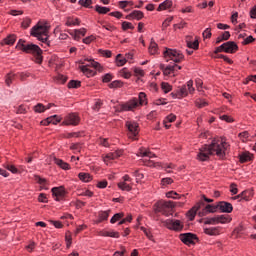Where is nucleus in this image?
<instances>
[{"instance_id":"f257e3e1","label":"nucleus","mask_w":256,"mask_h":256,"mask_svg":"<svg viewBox=\"0 0 256 256\" xmlns=\"http://www.w3.org/2000/svg\"><path fill=\"white\" fill-rule=\"evenodd\" d=\"M231 145L226 141H219L217 139H213L210 144H204L201 148H199L200 153H208V155H216L220 161L227 160V151Z\"/></svg>"},{"instance_id":"f03ea898","label":"nucleus","mask_w":256,"mask_h":256,"mask_svg":"<svg viewBox=\"0 0 256 256\" xmlns=\"http://www.w3.org/2000/svg\"><path fill=\"white\" fill-rule=\"evenodd\" d=\"M25 43H27V40L19 39L16 45V49H18V51H22V53H26L27 55H33V57L35 58V63H37V65H42L43 49H41V47H39V45L37 44Z\"/></svg>"},{"instance_id":"7ed1b4c3","label":"nucleus","mask_w":256,"mask_h":256,"mask_svg":"<svg viewBox=\"0 0 256 256\" xmlns=\"http://www.w3.org/2000/svg\"><path fill=\"white\" fill-rule=\"evenodd\" d=\"M147 94L145 92H140L138 99L132 98L128 102L124 104H120L116 107V113H123L124 111H133V109H137L139 105H147Z\"/></svg>"},{"instance_id":"20e7f679","label":"nucleus","mask_w":256,"mask_h":256,"mask_svg":"<svg viewBox=\"0 0 256 256\" xmlns=\"http://www.w3.org/2000/svg\"><path fill=\"white\" fill-rule=\"evenodd\" d=\"M175 207H177V204L171 200H160L154 204V213H161V215L169 217V215H173L175 213Z\"/></svg>"},{"instance_id":"39448f33","label":"nucleus","mask_w":256,"mask_h":256,"mask_svg":"<svg viewBox=\"0 0 256 256\" xmlns=\"http://www.w3.org/2000/svg\"><path fill=\"white\" fill-rule=\"evenodd\" d=\"M166 50L163 52L165 59H170L174 63H181V61H185V55L181 50L165 48Z\"/></svg>"},{"instance_id":"423d86ee","label":"nucleus","mask_w":256,"mask_h":256,"mask_svg":"<svg viewBox=\"0 0 256 256\" xmlns=\"http://www.w3.org/2000/svg\"><path fill=\"white\" fill-rule=\"evenodd\" d=\"M232 220L233 218H231L230 216L219 215L212 218H205L204 225H219V223H231Z\"/></svg>"},{"instance_id":"0eeeda50","label":"nucleus","mask_w":256,"mask_h":256,"mask_svg":"<svg viewBox=\"0 0 256 256\" xmlns=\"http://www.w3.org/2000/svg\"><path fill=\"white\" fill-rule=\"evenodd\" d=\"M79 123H81V117L79 116V113L72 112L64 118L62 125H66V126L72 125V127H77Z\"/></svg>"},{"instance_id":"6e6552de","label":"nucleus","mask_w":256,"mask_h":256,"mask_svg":"<svg viewBox=\"0 0 256 256\" xmlns=\"http://www.w3.org/2000/svg\"><path fill=\"white\" fill-rule=\"evenodd\" d=\"M162 223L164 227H166V229H169L170 231L180 232L185 227L183 223H181V220L167 219Z\"/></svg>"},{"instance_id":"1a4fd4ad","label":"nucleus","mask_w":256,"mask_h":256,"mask_svg":"<svg viewBox=\"0 0 256 256\" xmlns=\"http://www.w3.org/2000/svg\"><path fill=\"white\" fill-rule=\"evenodd\" d=\"M179 239L182 243H184V245H195V241L199 243V237L197 234L191 232L180 234Z\"/></svg>"},{"instance_id":"9d476101","label":"nucleus","mask_w":256,"mask_h":256,"mask_svg":"<svg viewBox=\"0 0 256 256\" xmlns=\"http://www.w3.org/2000/svg\"><path fill=\"white\" fill-rule=\"evenodd\" d=\"M49 33V27L46 25L36 24L30 31L32 37H41V35H46Z\"/></svg>"},{"instance_id":"9b49d317","label":"nucleus","mask_w":256,"mask_h":256,"mask_svg":"<svg viewBox=\"0 0 256 256\" xmlns=\"http://www.w3.org/2000/svg\"><path fill=\"white\" fill-rule=\"evenodd\" d=\"M202 207H205V202L203 200H200L191 208V210L186 212V217L189 219V221H195L197 211H199V209H202Z\"/></svg>"},{"instance_id":"f8f14e48","label":"nucleus","mask_w":256,"mask_h":256,"mask_svg":"<svg viewBox=\"0 0 256 256\" xmlns=\"http://www.w3.org/2000/svg\"><path fill=\"white\" fill-rule=\"evenodd\" d=\"M51 191L53 197H56L55 201H63L65 199V195H67V190H65L64 186L54 187Z\"/></svg>"},{"instance_id":"ddd939ff","label":"nucleus","mask_w":256,"mask_h":256,"mask_svg":"<svg viewBox=\"0 0 256 256\" xmlns=\"http://www.w3.org/2000/svg\"><path fill=\"white\" fill-rule=\"evenodd\" d=\"M125 126L127 127L129 133L133 135V137H137V135H139V123L136 121H126Z\"/></svg>"},{"instance_id":"4468645a","label":"nucleus","mask_w":256,"mask_h":256,"mask_svg":"<svg viewBox=\"0 0 256 256\" xmlns=\"http://www.w3.org/2000/svg\"><path fill=\"white\" fill-rule=\"evenodd\" d=\"M217 207L220 213H233V204L227 201H219Z\"/></svg>"},{"instance_id":"2eb2a0df","label":"nucleus","mask_w":256,"mask_h":256,"mask_svg":"<svg viewBox=\"0 0 256 256\" xmlns=\"http://www.w3.org/2000/svg\"><path fill=\"white\" fill-rule=\"evenodd\" d=\"M217 204L211 205L207 204L200 212H198V217H205V215H209V213H217Z\"/></svg>"},{"instance_id":"dca6fc26","label":"nucleus","mask_w":256,"mask_h":256,"mask_svg":"<svg viewBox=\"0 0 256 256\" xmlns=\"http://www.w3.org/2000/svg\"><path fill=\"white\" fill-rule=\"evenodd\" d=\"M224 46L225 53L234 54L237 53V51H239V45H237L235 41L224 42Z\"/></svg>"},{"instance_id":"f3484780","label":"nucleus","mask_w":256,"mask_h":256,"mask_svg":"<svg viewBox=\"0 0 256 256\" xmlns=\"http://www.w3.org/2000/svg\"><path fill=\"white\" fill-rule=\"evenodd\" d=\"M145 17V14L141 10H134L130 14L125 16V19L128 21H133V19H136V21H141Z\"/></svg>"},{"instance_id":"a211bd4d","label":"nucleus","mask_w":256,"mask_h":256,"mask_svg":"<svg viewBox=\"0 0 256 256\" xmlns=\"http://www.w3.org/2000/svg\"><path fill=\"white\" fill-rule=\"evenodd\" d=\"M160 69L164 77H169V75L175 74V66L168 65L165 67V64H160Z\"/></svg>"},{"instance_id":"6ab92c4d","label":"nucleus","mask_w":256,"mask_h":256,"mask_svg":"<svg viewBox=\"0 0 256 256\" xmlns=\"http://www.w3.org/2000/svg\"><path fill=\"white\" fill-rule=\"evenodd\" d=\"M172 97L174 99H183V97H187L188 93H187V86H182L179 90H177L176 92H172L171 93Z\"/></svg>"},{"instance_id":"aec40b11","label":"nucleus","mask_w":256,"mask_h":256,"mask_svg":"<svg viewBox=\"0 0 256 256\" xmlns=\"http://www.w3.org/2000/svg\"><path fill=\"white\" fill-rule=\"evenodd\" d=\"M238 157L239 163H249V161H253L254 159L253 154L249 151L242 152Z\"/></svg>"},{"instance_id":"412c9836","label":"nucleus","mask_w":256,"mask_h":256,"mask_svg":"<svg viewBox=\"0 0 256 256\" xmlns=\"http://www.w3.org/2000/svg\"><path fill=\"white\" fill-rule=\"evenodd\" d=\"M56 117H57V115L47 117L46 119H44L40 122V125L47 127V125H51V123H52V125H57V123H61V119H56L55 121H53V119H55Z\"/></svg>"},{"instance_id":"4be33fe9","label":"nucleus","mask_w":256,"mask_h":256,"mask_svg":"<svg viewBox=\"0 0 256 256\" xmlns=\"http://www.w3.org/2000/svg\"><path fill=\"white\" fill-rule=\"evenodd\" d=\"M54 163H55V165L60 167V169H63V171H69L71 169V165H69V163L63 161V159H59V158L55 157Z\"/></svg>"},{"instance_id":"5701e85b","label":"nucleus","mask_w":256,"mask_h":256,"mask_svg":"<svg viewBox=\"0 0 256 256\" xmlns=\"http://www.w3.org/2000/svg\"><path fill=\"white\" fill-rule=\"evenodd\" d=\"M88 67H91V65H82L79 66L80 71L83 72V74L87 77H95L97 75V72L89 69Z\"/></svg>"},{"instance_id":"b1692460","label":"nucleus","mask_w":256,"mask_h":256,"mask_svg":"<svg viewBox=\"0 0 256 256\" xmlns=\"http://www.w3.org/2000/svg\"><path fill=\"white\" fill-rule=\"evenodd\" d=\"M254 195H255V192L253 191V189L244 190L241 192L242 201H251Z\"/></svg>"},{"instance_id":"393cba45","label":"nucleus","mask_w":256,"mask_h":256,"mask_svg":"<svg viewBox=\"0 0 256 256\" xmlns=\"http://www.w3.org/2000/svg\"><path fill=\"white\" fill-rule=\"evenodd\" d=\"M171 7H173V0H165L159 4L157 11H167V9H171Z\"/></svg>"},{"instance_id":"a878e982","label":"nucleus","mask_w":256,"mask_h":256,"mask_svg":"<svg viewBox=\"0 0 256 256\" xmlns=\"http://www.w3.org/2000/svg\"><path fill=\"white\" fill-rule=\"evenodd\" d=\"M100 237H112L114 239H119V237H121V235L119 234V232H115V231H100L99 232Z\"/></svg>"},{"instance_id":"bb28decb","label":"nucleus","mask_w":256,"mask_h":256,"mask_svg":"<svg viewBox=\"0 0 256 256\" xmlns=\"http://www.w3.org/2000/svg\"><path fill=\"white\" fill-rule=\"evenodd\" d=\"M78 179L82 181V183H91L93 176H91L89 173L80 172L78 174Z\"/></svg>"},{"instance_id":"cd10ccee","label":"nucleus","mask_w":256,"mask_h":256,"mask_svg":"<svg viewBox=\"0 0 256 256\" xmlns=\"http://www.w3.org/2000/svg\"><path fill=\"white\" fill-rule=\"evenodd\" d=\"M205 235L217 236L220 235L221 230L219 227L204 228Z\"/></svg>"},{"instance_id":"c85d7f7f","label":"nucleus","mask_w":256,"mask_h":256,"mask_svg":"<svg viewBox=\"0 0 256 256\" xmlns=\"http://www.w3.org/2000/svg\"><path fill=\"white\" fill-rule=\"evenodd\" d=\"M125 86V82L121 80H114L108 84L109 89H121Z\"/></svg>"},{"instance_id":"c756f323","label":"nucleus","mask_w":256,"mask_h":256,"mask_svg":"<svg viewBox=\"0 0 256 256\" xmlns=\"http://www.w3.org/2000/svg\"><path fill=\"white\" fill-rule=\"evenodd\" d=\"M15 41H17V35L10 34L7 36V38L2 40V43H4V45H15Z\"/></svg>"},{"instance_id":"7c9ffc66","label":"nucleus","mask_w":256,"mask_h":256,"mask_svg":"<svg viewBox=\"0 0 256 256\" xmlns=\"http://www.w3.org/2000/svg\"><path fill=\"white\" fill-rule=\"evenodd\" d=\"M138 157H149V159H153V157H156V155L151 151L145 150L144 147H141L139 148Z\"/></svg>"},{"instance_id":"2f4dec72","label":"nucleus","mask_w":256,"mask_h":256,"mask_svg":"<svg viewBox=\"0 0 256 256\" xmlns=\"http://www.w3.org/2000/svg\"><path fill=\"white\" fill-rule=\"evenodd\" d=\"M109 213H111V210L100 211L98 214V223H103V221H107V219H109Z\"/></svg>"},{"instance_id":"473e14b6","label":"nucleus","mask_w":256,"mask_h":256,"mask_svg":"<svg viewBox=\"0 0 256 256\" xmlns=\"http://www.w3.org/2000/svg\"><path fill=\"white\" fill-rule=\"evenodd\" d=\"M95 11L96 13H99V15H107L111 11V8L105 7V6H95Z\"/></svg>"},{"instance_id":"72a5a7b5","label":"nucleus","mask_w":256,"mask_h":256,"mask_svg":"<svg viewBox=\"0 0 256 256\" xmlns=\"http://www.w3.org/2000/svg\"><path fill=\"white\" fill-rule=\"evenodd\" d=\"M211 155H215V154H209L207 152H199L197 155V159L198 161H209V159H211Z\"/></svg>"},{"instance_id":"f704fd0d","label":"nucleus","mask_w":256,"mask_h":256,"mask_svg":"<svg viewBox=\"0 0 256 256\" xmlns=\"http://www.w3.org/2000/svg\"><path fill=\"white\" fill-rule=\"evenodd\" d=\"M66 249H70L73 245V237L71 236V231L65 233Z\"/></svg>"},{"instance_id":"c9c22d12","label":"nucleus","mask_w":256,"mask_h":256,"mask_svg":"<svg viewBox=\"0 0 256 256\" xmlns=\"http://www.w3.org/2000/svg\"><path fill=\"white\" fill-rule=\"evenodd\" d=\"M68 89H79L81 87L80 80H70L67 84Z\"/></svg>"},{"instance_id":"e433bc0d","label":"nucleus","mask_w":256,"mask_h":256,"mask_svg":"<svg viewBox=\"0 0 256 256\" xmlns=\"http://www.w3.org/2000/svg\"><path fill=\"white\" fill-rule=\"evenodd\" d=\"M161 89H162L163 93L167 94V93H171V91H173V86L171 84H169V82H162Z\"/></svg>"},{"instance_id":"4c0bfd02","label":"nucleus","mask_w":256,"mask_h":256,"mask_svg":"<svg viewBox=\"0 0 256 256\" xmlns=\"http://www.w3.org/2000/svg\"><path fill=\"white\" fill-rule=\"evenodd\" d=\"M158 49H159V45H157V43L152 38L151 42H150V46H149V53L151 55H155V53H157Z\"/></svg>"},{"instance_id":"58836bf2","label":"nucleus","mask_w":256,"mask_h":256,"mask_svg":"<svg viewBox=\"0 0 256 256\" xmlns=\"http://www.w3.org/2000/svg\"><path fill=\"white\" fill-rule=\"evenodd\" d=\"M78 4L81 5V7H85V9H93V0H79Z\"/></svg>"},{"instance_id":"ea45409f","label":"nucleus","mask_w":256,"mask_h":256,"mask_svg":"<svg viewBox=\"0 0 256 256\" xmlns=\"http://www.w3.org/2000/svg\"><path fill=\"white\" fill-rule=\"evenodd\" d=\"M75 25H81V20H79V18H75V20L68 18L65 23L66 27H71V26H75Z\"/></svg>"},{"instance_id":"a19ab883","label":"nucleus","mask_w":256,"mask_h":256,"mask_svg":"<svg viewBox=\"0 0 256 256\" xmlns=\"http://www.w3.org/2000/svg\"><path fill=\"white\" fill-rule=\"evenodd\" d=\"M140 229L143 231L144 235H146L149 241H155L153 233H151V230H148L147 228H145V226H141Z\"/></svg>"},{"instance_id":"79ce46f5","label":"nucleus","mask_w":256,"mask_h":256,"mask_svg":"<svg viewBox=\"0 0 256 256\" xmlns=\"http://www.w3.org/2000/svg\"><path fill=\"white\" fill-rule=\"evenodd\" d=\"M125 217V213L120 212L113 215V217L110 219V223L114 224L117 223L120 219H123Z\"/></svg>"},{"instance_id":"37998d69","label":"nucleus","mask_w":256,"mask_h":256,"mask_svg":"<svg viewBox=\"0 0 256 256\" xmlns=\"http://www.w3.org/2000/svg\"><path fill=\"white\" fill-rule=\"evenodd\" d=\"M118 188L121 189V191H132L133 187L126 182H119L118 183Z\"/></svg>"},{"instance_id":"c03bdc74","label":"nucleus","mask_w":256,"mask_h":256,"mask_svg":"<svg viewBox=\"0 0 256 256\" xmlns=\"http://www.w3.org/2000/svg\"><path fill=\"white\" fill-rule=\"evenodd\" d=\"M187 47L189 49H194V51H197L199 49V39L196 38L194 42H187Z\"/></svg>"},{"instance_id":"a18cd8bd","label":"nucleus","mask_w":256,"mask_h":256,"mask_svg":"<svg viewBox=\"0 0 256 256\" xmlns=\"http://www.w3.org/2000/svg\"><path fill=\"white\" fill-rule=\"evenodd\" d=\"M238 137L242 143H247V141H249V131H243L239 133Z\"/></svg>"},{"instance_id":"49530a36","label":"nucleus","mask_w":256,"mask_h":256,"mask_svg":"<svg viewBox=\"0 0 256 256\" xmlns=\"http://www.w3.org/2000/svg\"><path fill=\"white\" fill-rule=\"evenodd\" d=\"M13 79H15V74H13L12 72H9L8 74H6L5 83L7 87H11V83H13Z\"/></svg>"},{"instance_id":"de8ad7c7","label":"nucleus","mask_w":256,"mask_h":256,"mask_svg":"<svg viewBox=\"0 0 256 256\" xmlns=\"http://www.w3.org/2000/svg\"><path fill=\"white\" fill-rule=\"evenodd\" d=\"M120 57H123V55L118 54L116 56V65H117V67H123V65H125L127 63V58L120 59Z\"/></svg>"},{"instance_id":"09e8293b","label":"nucleus","mask_w":256,"mask_h":256,"mask_svg":"<svg viewBox=\"0 0 256 256\" xmlns=\"http://www.w3.org/2000/svg\"><path fill=\"white\" fill-rule=\"evenodd\" d=\"M98 53L101 56L106 57V59H111V57H113V52H111V50L98 49Z\"/></svg>"},{"instance_id":"8fccbe9b","label":"nucleus","mask_w":256,"mask_h":256,"mask_svg":"<svg viewBox=\"0 0 256 256\" xmlns=\"http://www.w3.org/2000/svg\"><path fill=\"white\" fill-rule=\"evenodd\" d=\"M33 109L35 113H45V111H47L46 106L41 103L35 105Z\"/></svg>"},{"instance_id":"3c124183","label":"nucleus","mask_w":256,"mask_h":256,"mask_svg":"<svg viewBox=\"0 0 256 256\" xmlns=\"http://www.w3.org/2000/svg\"><path fill=\"white\" fill-rule=\"evenodd\" d=\"M195 105L198 109H203V107H207V105H209V102L205 101L204 99H197L195 101Z\"/></svg>"},{"instance_id":"603ef678","label":"nucleus","mask_w":256,"mask_h":256,"mask_svg":"<svg viewBox=\"0 0 256 256\" xmlns=\"http://www.w3.org/2000/svg\"><path fill=\"white\" fill-rule=\"evenodd\" d=\"M97 40V36L95 35H90L88 37H85L84 39H82V42L85 44V45H91V43H93V41H96Z\"/></svg>"},{"instance_id":"864d4df0","label":"nucleus","mask_w":256,"mask_h":256,"mask_svg":"<svg viewBox=\"0 0 256 256\" xmlns=\"http://www.w3.org/2000/svg\"><path fill=\"white\" fill-rule=\"evenodd\" d=\"M83 135H85V132L81 131V132H70L67 134L66 139H71L73 137L79 138V137H83Z\"/></svg>"},{"instance_id":"5fc2aeb1","label":"nucleus","mask_w":256,"mask_h":256,"mask_svg":"<svg viewBox=\"0 0 256 256\" xmlns=\"http://www.w3.org/2000/svg\"><path fill=\"white\" fill-rule=\"evenodd\" d=\"M113 74L112 73H106L102 76V83H111L113 81Z\"/></svg>"},{"instance_id":"6e6d98bb","label":"nucleus","mask_w":256,"mask_h":256,"mask_svg":"<svg viewBox=\"0 0 256 256\" xmlns=\"http://www.w3.org/2000/svg\"><path fill=\"white\" fill-rule=\"evenodd\" d=\"M128 29H131V31L135 29V26H133V23L127 22V21L122 22V30L127 31Z\"/></svg>"},{"instance_id":"4d7b16f0","label":"nucleus","mask_w":256,"mask_h":256,"mask_svg":"<svg viewBox=\"0 0 256 256\" xmlns=\"http://www.w3.org/2000/svg\"><path fill=\"white\" fill-rule=\"evenodd\" d=\"M31 26V18L26 17L22 23H21V27L22 29H29V27Z\"/></svg>"},{"instance_id":"13d9d810","label":"nucleus","mask_w":256,"mask_h":256,"mask_svg":"<svg viewBox=\"0 0 256 256\" xmlns=\"http://www.w3.org/2000/svg\"><path fill=\"white\" fill-rule=\"evenodd\" d=\"M171 21H173V16H170L164 20V22L162 23V31H165V29H167V27L171 25Z\"/></svg>"},{"instance_id":"bf43d9fd","label":"nucleus","mask_w":256,"mask_h":256,"mask_svg":"<svg viewBox=\"0 0 256 256\" xmlns=\"http://www.w3.org/2000/svg\"><path fill=\"white\" fill-rule=\"evenodd\" d=\"M90 67H94V69H98L99 73H101V71H103V66H101V63L92 60Z\"/></svg>"},{"instance_id":"052dcab7","label":"nucleus","mask_w":256,"mask_h":256,"mask_svg":"<svg viewBox=\"0 0 256 256\" xmlns=\"http://www.w3.org/2000/svg\"><path fill=\"white\" fill-rule=\"evenodd\" d=\"M212 36L213 34L211 33V28H206L202 33L203 39H211Z\"/></svg>"},{"instance_id":"680f3d73","label":"nucleus","mask_w":256,"mask_h":256,"mask_svg":"<svg viewBox=\"0 0 256 256\" xmlns=\"http://www.w3.org/2000/svg\"><path fill=\"white\" fill-rule=\"evenodd\" d=\"M219 53H225V43L215 48L214 54L219 55Z\"/></svg>"},{"instance_id":"e2e57ef3","label":"nucleus","mask_w":256,"mask_h":256,"mask_svg":"<svg viewBox=\"0 0 256 256\" xmlns=\"http://www.w3.org/2000/svg\"><path fill=\"white\" fill-rule=\"evenodd\" d=\"M255 38L253 36H248L242 41V45H250V43H254Z\"/></svg>"},{"instance_id":"0e129e2a","label":"nucleus","mask_w":256,"mask_h":256,"mask_svg":"<svg viewBox=\"0 0 256 256\" xmlns=\"http://www.w3.org/2000/svg\"><path fill=\"white\" fill-rule=\"evenodd\" d=\"M230 192L232 193V195H237V193H239V189L237 188L236 183L230 184Z\"/></svg>"},{"instance_id":"69168bd1","label":"nucleus","mask_w":256,"mask_h":256,"mask_svg":"<svg viewBox=\"0 0 256 256\" xmlns=\"http://www.w3.org/2000/svg\"><path fill=\"white\" fill-rule=\"evenodd\" d=\"M5 168L8 171H11L13 174L19 173V169H17V167H15V165H6Z\"/></svg>"},{"instance_id":"338daca9","label":"nucleus","mask_w":256,"mask_h":256,"mask_svg":"<svg viewBox=\"0 0 256 256\" xmlns=\"http://www.w3.org/2000/svg\"><path fill=\"white\" fill-rule=\"evenodd\" d=\"M173 178L167 177L161 180L162 185H173Z\"/></svg>"},{"instance_id":"774afa93","label":"nucleus","mask_w":256,"mask_h":256,"mask_svg":"<svg viewBox=\"0 0 256 256\" xmlns=\"http://www.w3.org/2000/svg\"><path fill=\"white\" fill-rule=\"evenodd\" d=\"M250 81H253V83H256V75H249L245 81L243 82L244 85H248Z\"/></svg>"}]
</instances>
